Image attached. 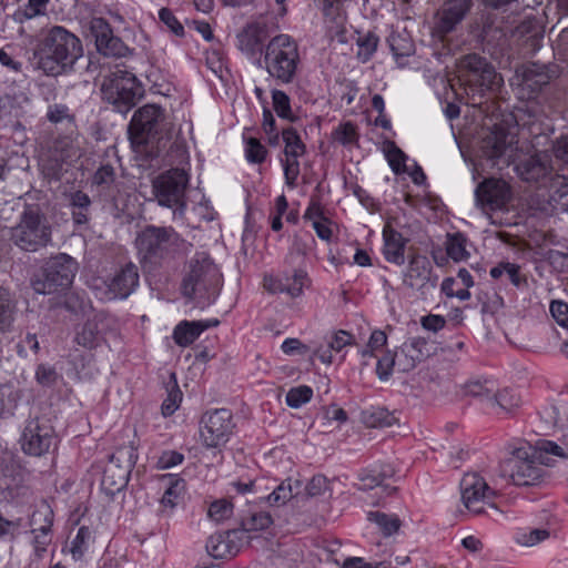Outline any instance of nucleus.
Listing matches in <instances>:
<instances>
[{"label":"nucleus","mask_w":568,"mask_h":568,"mask_svg":"<svg viewBox=\"0 0 568 568\" xmlns=\"http://www.w3.org/2000/svg\"><path fill=\"white\" fill-rule=\"evenodd\" d=\"M549 454L566 456L564 448L550 440L539 442L536 446L525 444L511 447L509 457L504 462V471L515 486L540 485L548 475L546 467L552 466Z\"/></svg>","instance_id":"nucleus-1"},{"label":"nucleus","mask_w":568,"mask_h":568,"mask_svg":"<svg viewBox=\"0 0 568 568\" xmlns=\"http://www.w3.org/2000/svg\"><path fill=\"white\" fill-rule=\"evenodd\" d=\"M82 54L81 40L65 28L54 26L39 39L32 63L47 75H58L72 69Z\"/></svg>","instance_id":"nucleus-2"},{"label":"nucleus","mask_w":568,"mask_h":568,"mask_svg":"<svg viewBox=\"0 0 568 568\" xmlns=\"http://www.w3.org/2000/svg\"><path fill=\"white\" fill-rule=\"evenodd\" d=\"M264 63L272 78L291 83L300 64L297 43L287 34L274 37L265 48Z\"/></svg>","instance_id":"nucleus-3"},{"label":"nucleus","mask_w":568,"mask_h":568,"mask_svg":"<svg viewBox=\"0 0 568 568\" xmlns=\"http://www.w3.org/2000/svg\"><path fill=\"white\" fill-rule=\"evenodd\" d=\"M101 93L104 101L125 114L142 98L143 89L132 72L116 68L103 78Z\"/></svg>","instance_id":"nucleus-4"},{"label":"nucleus","mask_w":568,"mask_h":568,"mask_svg":"<svg viewBox=\"0 0 568 568\" xmlns=\"http://www.w3.org/2000/svg\"><path fill=\"white\" fill-rule=\"evenodd\" d=\"M77 273L75 261L67 254L50 258L43 270L31 280V286L38 294H62L72 284Z\"/></svg>","instance_id":"nucleus-5"},{"label":"nucleus","mask_w":568,"mask_h":568,"mask_svg":"<svg viewBox=\"0 0 568 568\" xmlns=\"http://www.w3.org/2000/svg\"><path fill=\"white\" fill-rule=\"evenodd\" d=\"M220 284L217 266L205 253H199L190 261L189 272L182 282V293L186 297L215 294Z\"/></svg>","instance_id":"nucleus-6"},{"label":"nucleus","mask_w":568,"mask_h":568,"mask_svg":"<svg viewBox=\"0 0 568 568\" xmlns=\"http://www.w3.org/2000/svg\"><path fill=\"white\" fill-rule=\"evenodd\" d=\"M11 240L23 251L37 252L51 241V227L39 212L28 210L11 229Z\"/></svg>","instance_id":"nucleus-7"},{"label":"nucleus","mask_w":568,"mask_h":568,"mask_svg":"<svg viewBox=\"0 0 568 568\" xmlns=\"http://www.w3.org/2000/svg\"><path fill=\"white\" fill-rule=\"evenodd\" d=\"M189 176L182 169H172L158 175L152 182L153 194L161 206L174 209V215H183Z\"/></svg>","instance_id":"nucleus-8"},{"label":"nucleus","mask_w":568,"mask_h":568,"mask_svg":"<svg viewBox=\"0 0 568 568\" xmlns=\"http://www.w3.org/2000/svg\"><path fill=\"white\" fill-rule=\"evenodd\" d=\"M179 240L172 227L150 225L138 233L135 246L142 263L158 264Z\"/></svg>","instance_id":"nucleus-9"},{"label":"nucleus","mask_w":568,"mask_h":568,"mask_svg":"<svg viewBox=\"0 0 568 568\" xmlns=\"http://www.w3.org/2000/svg\"><path fill=\"white\" fill-rule=\"evenodd\" d=\"M497 495L479 473H467L460 480L462 503L474 515L485 514L488 508L498 510L494 501Z\"/></svg>","instance_id":"nucleus-10"},{"label":"nucleus","mask_w":568,"mask_h":568,"mask_svg":"<svg viewBox=\"0 0 568 568\" xmlns=\"http://www.w3.org/2000/svg\"><path fill=\"white\" fill-rule=\"evenodd\" d=\"M235 427L229 409L219 408L203 414L200 420V439L207 448L225 445Z\"/></svg>","instance_id":"nucleus-11"},{"label":"nucleus","mask_w":568,"mask_h":568,"mask_svg":"<svg viewBox=\"0 0 568 568\" xmlns=\"http://www.w3.org/2000/svg\"><path fill=\"white\" fill-rule=\"evenodd\" d=\"M135 460L136 454L132 447L121 448L113 454L103 470L101 480L103 489L114 494L124 488Z\"/></svg>","instance_id":"nucleus-12"},{"label":"nucleus","mask_w":568,"mask_h":568,"mask_svg":"<svg viewBox=\"0 0 568 568\" xmlns=\"http://www.w3.org/2000/svg\"><path fill=\"white\" fill-rule=\"evenodd\" d=\"M20 443L26 454L42 456L47 454L55 443L54 428L49 419L31 418L23 428Z\"/></svg>","instance_id":"nucleus-13"},{"label":"nucleus","mask_w":568,"mask_h":568,"mask_svg":"<svg viewBox=\"0 0 568 568\" xmlns=\"http://www.w3.org/2000/svg\"><path fill=\"white\" fill-rule=\"evenodd\" d=\"M164 111L156 104H145L136 110L129 125L132 143L141 145L159 133Z\"/></svg>","instance_id":"nucleus-14"},{"label":"nucleus","mask_w":568,"mask_h":568,"mask_svg":"<svg viewBox=\"0 0 568 568\" xmlns=\"http://www.w3.org/2000/svg\"><path fill=\"white\" fill-rule=\"evenodd\" d=\"M552 77L554 74L547 65L530 62L516 69L511 84L518 88L521 98L532 99L545 85L549 84Z\"/></svg>","instance_id":"nucleus-15"},{"label":"nucleus","mask_w":568,"mask_h":568,"mask_svg":"<svg viewBox=\"0 0 568 568\" xmlns=\"http://www.w3.org/2000/svg\"><path fill=\"white\" fill-rule=\"evenodd\" d=\"M476 203L484 211L503 210L513 199V190L503 179L489 178L475 190Z\"/></svg>","instance_id":"nucleus-16"},{"label":"nucleus","mask_w":568,"mask_h":568,"mask_svg":"<svg viewBox=\"0 0 568 568\" xmlns=\"http://www.w3.org/2000/svg\"><path fill=\"white\" fill-rule=\"evenodd\" d=\"M263 285L268 293H285L292 298H296L303 294L304 288L310 287L311 280L305 271L294 270L291 274L265 275Z\"/></svg>","instance_id":"nucleus-17"},{"label":"nucleus","mask_w":568,"mask_h":568,"mask_svg":"<svg viewBox=\"0 0 568 568\" xmlns=\"http://www.w3.org/2000/svg\"><path fill=\"white\" fill-rule=\"evenodd\" d=\"M139 278L136 265L131 262L125 264L105 283L106 288L100 298L105 301L126 298L139 285Z\"/></svg>","instance_id":"nucleus-18"},{"label":"nucleus","mask_w":568,"mask_h":568,"mask_svg":"<svg viewBox=\"0 0 568 568\" xmlns=\"http://www.w3.org/2000/svg\"><path fill=\"white\" fill-rule=\"evenodd\" d=\"M460 72H467L469 81L478 83L480 87L491 88L496 83L497 73L485 58L478 54H467L459 61Z\"/></svg>","instance_id":"nucleus-19"},{"label":"nucleus","mask_w":568,"mask_h":568,"mask_svg":"<svg viewBox=\"0 0 568 568\" xmlns=\"http://www.w3.org/2000/svg\"><path fill=\"white\" fill-rule=\"evenodd\" d=\"M53 523V513L44 506L32 514L31 525L33 537V548L37 558H42L51 544V527Z\"/></svg>","instance_id":"nucleus-20"},{"label":"nucleus","mask_w":568,"mask_h":568,"mask_svg":"<svg viewBox=\"0 0 568 568\" xmlns=\"http://www.w3.org/2000/svg\"><path fill=\"white\" fill-rule=\"evenodd\" d=\"M91 30L95 37V45L104 55L122 57L128 51L125 44L114 37L109 23L102 18H95L91 22Z\"/></svg>","instance_id":"nucleus-21"},{"label":"nucleus","mask_w":568,"mask_h":568,"mask_svg":"<svg viewBox=\"0 0 568 568\" xmlns=\"http://www.w3.org/2000/svg\"><path fill=\"white\" fill-rule=\"evenodd\" d=\"M432 346L423 337H413L403 344L396 353V364L402 372L412 371L430 355Z\"/></svg>","instance_id":"nucleus-22"},{"label":"nucleus","mask_w":568,"mask_h":568,"mask_svg":"<svg viewBox=\"0 0 568 568\" xmlns=\"http://www.w3.org/2000/svg\"><path fill=\"white\" fill-rule=\"evenodd\" d=\"M241 535L242 531L236 529L214 534L206 541V550L214 558L235 556L240 550Z\"/></svg>","instance_id":"nucleus-23"},{"label":"nucleus","mask_w":568,"mask_h":568,"mask_svg":"<svg viewBox=\"0 0 568 568\" xmlns=\"http://www.w3.org/2000/svg\"><path fill=\"white\" fill-rule=\"evenodd\" d=\"M383 255L388 263L395 265H403L405 263V248L408 239L404 237L392 224L390 221L386 222L383 229Z\"/></svg>","instance_id":"nucleus-24"},{"label":"nucleus","mask_w":568,"mask_h":568,"mask_svg":"<svg viewBox=\"0 0 568 568\" xmlns=\"http://www.w3.org/2000/svg\"><path fill=\"white\" fill-rule=\"evenodd\" d=\"M473 7V0H445L438 13L437 28L442 33H448L463 21Z\"/></svg>","instance_id":"nucleus-25"},{"label":"nucleus","mask_w":568,"mask_h":568,"mask_svg":"<svg viewBox=\"0 0 568 568\" xmlns=\"http://www.w3.org/2000/svg\"><path fill=\"white\" fill-rule=\"evenodd\" d=\"M432 264L424 255H413L403 275V283L410 288L422 290L430 282Z\"/></svg>","instance_id":"nucleus-26"},{"label":"nucleus","mask_w":568,"mask_h":568,"mask_svg":"<svg viewBox=\"0 0 568 568\" xmlns=\"http://www.w3.org/2000/svg\"><path fill=\"white\" fill-rule=\"evenodd\" d=\"M94 531L90 527L81 526L69 541L67 550L74 561H85L94 552Z\"/></svg>","instance_id":"nucleus-27"},{"label":"nucleus","mask_w":568,"mask_h":568,"mask_svg":"<svg viewBox=\"0 0 568 568\" xmlns=\"http://www.w3.org/2000/svg\"><path fill=\"white\" fill-rule=\"evenodd\" d=\"M550 171L551 166L546 153H536L517 165L518 174L527 182H537L546 178Z\"/></svg>","instance_id":"nucleus-28"},{"label":"nucleus","mask_w":568,"mask_h":568,"mask_svg":"<svg viewBox=\"0 0 568 568\" xmlns=\"http://www.w3.org/2000/svg\"><path fill=\"white\" fill-rule=\"evenodd\" d=\"M267 38L265 23L251 22L237 36L239 47L246 54L254 55L261 51L262 44Z\"/></svg>","instance_id":"nucleus-29"},{"label":"nucleus","mask_w":568,"mask_h":568,"mask_svg":"<svg viewBox=\"0 0 568 568\" xmlns=\"http://www.w3.org/2000/svg\"><path fill=\"white\" fill-rule=\"evenodd\" d=\"M511 143L509 133L501 124H495L494 128L483 138L481 151L488 159H498Z\"/></svg>","instance_id":"nucleus-30"},{"label":"nucleus","mask_w":568,"mask_h":568,"mask_svg":"<svg viewBox=\"0 0 568 568\" xmlns=\"http://www.w3.org/2000/svg\"><path fill=\"white\" fill-rule=\"evenodd\" d=\"M219 325L217 320L181 322L173 331L174 342L181 346L186 347L191 345L203 331Z\"/></svg>","instance_id":"nucleus-31"},{"label":"nucleus","mask_w":568,"mask_h":568,"mask_svg":"<svg viewBox=\"0 0 568 568\" xmlns=\"http://www.w3.org/2000/svg\"><path fill=\"white\" fill-rule=\"evenodd\" d=\"M353 336L346 331H337L332 334L327 339V346L318 345L315 347L313 354L320 358L325 365L333 363V352H341L345 346L351 345Z\"/></svg>","instance_id":"nucleus-32"},{"label":"nucleus","mask_w":568,"mask_h":568,"mask_svg":"<svg viewBox=\"0 0 568 568\" xmlns=\"http://www.w3.org/2000/svg\"><path fill=\"white\" fill-rule=\"evenodd\" d=\"M102 339L99 324L95 320L87 321L75 333L74 337V342L87 349L95 348L100 345Z\"/></svg>","instance_id":"nucleus-33"},{"label":"nucleus","mask_w":568,"mask_h":568,"mask_svg":"<svg viewBox=\"0 0 568 568\" xmlns=\"http://www.w3.org/2000/svg\"><path fill=\"white\" fill-rule=\"evenodd\" d=\"M163 481L165 483L166 488L160 500V504L161 511L166 513L173 510V508L178 505L183 490V484L181 479H178L171 475L163 476Z\"/></svg>","instance_id":"nucleus-34"},{"label":"nucleus","mask_w":568,"mask_h":568,"mask_svg":"<svg viewBox=\"0 0 568 568\" xmlns=\"http://www.w3.org/2000/svg\"><path fill=\"white\" fill-rule=\"evenodd\" d=\"M302 484L300 480L292 481L287 479L282 481L273 491L268 495L267 501L273 506L285 505L293 497L298 496L301 493Z\"/></svg>","instance_id":"nucleus-35"},{"label":"nucleus","mask_w":568,"mask_h":568,"mask_svg":"<svg viewBox=\"0 0 568 568\" xmlns=\"http://www.w3.org/2000/svg\"><path fill=\"white\" fill-rule=\"evenodd\" d=\"M72 206L73 221L77 224H85L90 219L91 200L89 195L82 191H75L69 196Z\"/></svg>","instance_id":"nucleus-36"},{"label":"nucleus","mask_w":568,"mask_h":568,"mask_svg":"<svg viewBox=\"0 0 568 568\" xmlns=\"http://www.w3.org/2000/svg\"><path fill=\"white\" fill-rule=\"evenodd\" d=\"M489 274L496 280L506 277L516 287L527 284L526 277L520 273V267L514 263H499L490 270Z\"/></svg>","instance_id":"nucleus-37"},{"label":"nucleus","mask_w":568,"mask_h":568,"mask_svg":"<svg viewBox=\"0 0 568 568\" xmlns=\"http://www.w3.org/2000/svg\"><path fill=\"white\" fill-rule=\"evenodd\" d=\"M358 139L357 126L351 121L339 123L332 132L333 142L346 148L358 145Z\"/></svg>","instance_id":"nucleus-38"},{"label":"nucleus","mask_w":568,"mask_h":568,"mask_svg":"<svg viewBox=\"0 0 568 568\" xmlns=\"http://www.w3.org/2000/svg\"><path fill=\"white\" fill-rule=\"evenodd\" d=\"M16 302L9 290L0 286V332L8 331L13 322Z\"/></svg>","instance_id":"nucleus-39"},{"label":"nucleus","mask_w":568,"mask_h":568,"mask_svg":"<svg viewBox=\"0 0 568 568\" xmlns=\"http://www.w3.org/2000/svg\"><path fill=\"white\" fill-rule=\"evenodd\" d=\"M495 389L494 383L489 381H469L463 385L464 395L486 400L489 404L493 402Z\"/></svg>","instance_id":"nucleus-40"},{"label":"nucleus","mask_w":568,"mask_h":568,"mask_svg":"<svg viewBox=\"0 0 568 568\" xmlns=\"http://www.w3.org/2000/svg\"><path fill=\"white\" fill-rule=\"evenodd\" d=\"M556 190L550 195L549 203L556 212L568 211V179L565 176H557L554 180Z\"/></svg>","instance_id":"nucleus-41"},{"label":"nucleus","mask_w":568,"mask_h":568,"mask_svg":"<svg viewBox=\"0 0 568 568\" xmlns=\"http://www.w3.org/2000/svg\"><path fill=\"white\" fill-rule=\"evenodd\" d=\"M364 422L368 427H390L397 423V418L383 407H374L364 412Z\"/></svg>","instance_id":"nucleus-42"},{"label":"nucleus","mask_w":568,"mask_h":568,"mask_svg":"<svg viewBox=\"0 0 568 568\" xmlns=\"http://www.w3.org/2000/svg\"><path fill=\"white\" fill-rule=\"evenodd\" d=\"M466 243L467 241L463 234H448L446 241L447 255L455 262L466 261L469 257Z\"/></svg>","instance_id":"nucleus-43"},{"label":"nucleus","mask_w":568,"mask_h":568,"mask_svg":"<svg viewBox=\"0 0 568 568\" xmlns=\"http://www.w3.org/2000/svg\"><path fill=\"white\" fill-rule=\"evenodd\" d=\"M282 136L285 143V158L298 159L305 153V144L302 142L295 129L288 128L283 130Z\"/></svg>","instance_id":"nucleus-44"},{"label":"nucleus","mask_w":568,"mask_h":568,"mask_svg":"<svg viewBox=\"0 0 568 568\" xmlns=\"http://www.w3.org/2000/svg\"><path fill=\"white\" fill-rule=\"evenodd\" d=\"M520 403V396L517 393L510 389H503L498 393L494 390L493 402H490V405L493 407H497L500 412L510 413L519 407Z\"/></svg>","instance_id":"nucleus-45"},{"label":"nucleus","mask_w":568,"mask_h":568,"mask_svg":"<svg viewBox=\"0 0 568 568\" xmlns=\"http://www.w3.org/2000/svg\"><path fill=\"white\" fill-rule=\"evenodd\" d=\"M273 519L268 513L255 511L241 518V528L243 531H258L268 528Z\"/></svg>","instance_id":"nucleus-46"},{"label":"nucleus","mask_w":568,"mask_h":568,"mask_svg":"<svg viewBox=\"0 0 568 568\" xmlns=\"http://www.w3.org/2000/svg\"><path fill=\"white\" fill-rule=\"evenodd\" d=\"M233 504L225 498L214 500L207 509L209 518L216 524H221L230 519L233 516Z\"/></svg>","instance_id":"nucleus-47"},{"label":"nucleus","mask_w":568,"mask_h":568,"mask_svg":"<svg viewBox=\"0 0 568 568\" xmlns=\"http://www.w3.org/2000/svg\"><path fill=\"white\" fill-rule=\"evenodd\" d=\"M356 44L358 47L357 57L362 62L368 61L375 53L378 45V37L373 32H366L358 36Z\"/></svg>","instance_id":"nucleus-48"},{"label":"nucleus","mask_w":568,"mask_h":568,"mask_svg":"<svg viewBox=\"0 0 568 568\" xmlns=\"http://www.w3.org/2000/svg\"><path fill=\"white\" fill-rule=\"evenodd\" d=\"M368 520L376 523L385 536L397 532L400 527V520L397 516L381 511L368 513Z\"/></svg>","instance_id":"nucleus-49"},{"label":"nucleus","mask_w":568,"mask_h":568,"mask_svg":"<svg viewBox=\"0 0 568 568\" xmlns=\"http://www.w3.org/2000/svg\"><path fill=\"white\" fill-rule=\"evenodd\" d=\"M273 108L276 114L286 120H293V113L291 109V101L288 95L282 90H274L272 92Z\"/></svg>","instance_id":"nucleus-50"},{"label":"nucleus","mask_w":568,"mask_h":568,"mask_svg":"<svg viewBox=\"0 0 568 568\" xmlns=\"http://www.w3.org/2000/svg\"><path fill=\"white\" fill-rule=\"evenodd\" d=\"M388 43L396 58L409 57L414 52V44L412 41L402 34H390Z\"/></svg>","instance_id":"nucleus-51"},{"label":"nucleus","mask_w":568,"mask_h":568,"mask_svg":"<svg viewBox=\"0 0 568 568\" xmlns=\"http://www.w3.org/2000/svg\"><path fill=\"white\" fill-rule=\"evenodd\" d=\"M312 396L313 389L310 386L301 385L288 390L286 394V404L292 408H298L310 402Z\"/></svg>","instance_id":"nucleus-52"},{"label":"nucleus","mask_w":568,"mask_h":568,"mask_svg":"<svg viewBox=\"0 0 568 568\" xmlns=\"http://www.w3.org/2000/svg\"><path fill=\"white\" fill-rule=\"evenodd\" d=\"M386 158L394 173L399 174L406 171V155L394 142L387 143Z\"/></svg>","instance_id":"nucleus-53"},{"label":"nucleus","mask_w":568,"mask_h":568,"mask_svg":"<svg viewBox=\"0 0 568 568\" xmlns=\"http://www.w3.org/2000/svg\"><path fill=\"white\" fill-rule=\"evenodd\" d=\"M267 151L255 138H248L245 145V158L250 163L260 164L266 158Z\"/></svg>","instance_id":"nucleus-54"},{"label":"nucleus","mask_w":568,"mask_h":568,"mask_svg":"<svg viewBox=\"0 0 568 568\" xmlns=\"http://www.w3.org/2000/svg\"><path fill=\"white\" fill-rule=\"evenodd\" d=\"M182 402V392L178 387L176 383L168 389V397L162 403L161 409L164 416H171L175 413Z\"/></svg>","instance_id":"nucleus-55"},{"label":"nucleus","mask_w":568,"mask_h":568,"mask_svg":"<svg viewBox=\"0 0 568 568\" xmlns=\"http://www.w3.org/2000/svg\"><path fill=\"white\" fill-rule=\"evenodd\" d=\"M549 536H550L549 530L544 529V528H535L528 532L521 534V536L519 538V542L523 546L532 547V546L548 539Z\"/></svg>","instance_id":"nucleus-56"},{"label":"nucleus","mask_w":568,"mask_h":568,"mask_svg":"<svg viewBox=\"0 0 568 568\" xmlns=\"http://www.w3.org/2000/svg\"><path fill=\"white\" fill-rule=\"evenodd\" d=\"M72 143L68 138H61L54 141L52 146V156L55 161H65L72 156Z\"/></svg>","instance_id":"nucleus-57"},{"label":"nucleus","mask_w":568,"mask_h":568,"mask_svg":"<svg viewBox=\"0 0 568 568\" xmlns=\"http://www.w3.org/2000/svg\"><path fill=\"white\" fill-rule=\"evenodd\" d=\"M283 169L286 184L290 187H294L300 174L298 159L285 158V160L283 161Z\"/></svg>","instance_id":"nucleus-58"},{"label":"nucleus","mask_w":568,"mask_h":568,"mask_svg":"<svg viewBox=\"0 0 568 568\" xmlns=\"http://www.w3.org/2000/svg\"><path fill=\"white\" fill-rule=\"evenodd\" d=\"M115 181V172L113 166L106 164L102 165L94 174L93 182L97 185L109 189Z\"/></svg>","instance_id":"nucleus-59"},{"label":"nucleus","mask_w":568,"mask_h":568,"mask_svg":"<svg viewBox=\"0 0 568 568\" xmlns=\"http://www.w3.org/2000/svg\"><path fill=\"white\" fill-rule=\"evenodd\" d=\"M387 342V336L383 331L376 329L371 334L367 346L362 351V356H372L373 353L382 348Z\"/></svg>","instance_id":"nucleus-60"},{"label":"nucleus","mask_w":568,"mask_h":568,"mask_svg":"<svg viewBox=\"0 0 568 568\" xmlns=\"http://www.w3.org/2000/svg\"><path fill=\"white\" fill-rule=\"evenodd\" d=\"M328 489V480L323 475L313 476L305 486L306 495L315 497L324 494Z\"/></svg>","instance_id":"nucleus-61"},{"label":"nucleus","mask_w":568,"mask_h":568,"mask_svg":"<svg viewBox=\"0 0 568 568\" xmlns=\"http://www.w3.org/2000/svg\"><path fill=\"white\" fill-rule=\"evenodd\" d=\"M160 20L175 34L182 37L184 34V28L172 13L171 10L162 8L159 12Z\"/></svg>","instance_id":"nucleus-62"},{"label":"nucleus","mask_w":568,"mask_h":568,"mask_svg":"<svg viewBox=\"0 0 568 568\" xmlns=\"http://www.w3.org/2000/svg\"><path fill=\"white\" fill-rule=\"evenodd\" d=\"M386 474L369 471L361 475L359 477V489L369 490L375 487H379L383 485L384 479L386 478Z\"/></svg>","instance_id":"nucleus-63"},{"label":"nucleus","mask_w":568,"mask_h":568,"mask_svg":"<svg viewBox=\"0 0 568 568\" xmlns=\"http://www.w3.org/2000/svg\"><path fill=\"white\" fill-rule=\"evenodd\" d=\"M550 313L554 320L562 327L568 328V304L562 301H552Z\"/></svg>","instance_id":"nucleus-64"}]
</instances>
